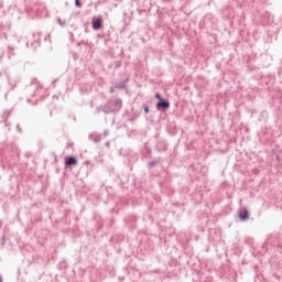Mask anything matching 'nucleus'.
I'll return each instance as SVG.
<instances>
[{
	"label": "nucleus",
	"instance_id": "f03ea898",
	"mask_svg": "<svg viewBox=\"0 0 282 282\" xmlns=\"http://www.w3.org/2000/svg\"><path fill=\"white\" fill-rule=\"evenodd\" d=\"M238 217L240 221H248V219H250V212H248L246 207H240L238 209Z\"/></svg>",
	"mask_w": 282,
	"mask_h": 282
},
{
	"label": "nucleus",
	"instance_id": "412c9836",
	"mask_svg": "<svg viewBox=\"0 0 282 282\" xmlns=\"http://www.w3.org/2000/svg\"><path fill=\"white\" fill-rule=\"evenodd\" d=\"M50 116H53V112H52V110H51V112H50Z\"/></svg>",
	"mask_w": 282,
	"mask_h": 282
},
{
	"label": "nucleus",
	"instance_id": "20e7f679",
	"mask_svg": "<svg viewBox=\"0 0 282 282\" xmlns=\"http://www.w3.org/2000/svg\"><path fill=\"white\" fill-rule=\"evenodd\" d=\"M65 166H78V159L76 156H68L65 159Z\"/></svg>",
	"mask_w": 282,
	"mask_h": 282
},
{
	"label": "nucleus",
	"instance_id": "ddd939ff",
	"mask_svg": "<svg viewBox=\"0 0 282 282\" xmlns=\"http://www.w3.org/2000/svg\"><path fill=\"white\" fill-rule=\"evenodd\" d=\"M15 129H17L18 133H22L21 126L17 124Z\"/></svg>",
	"mask_w": 282,
	"mask_h": 282
},
{
	"label": "nucleus",
	"instance_id": "39448f33",
	"mask_svg": "<svg viewBox=\"0 0 282 282\" xmlns=\"http://www.w3.org/2000/svg\"><path fill=\"white\" fill-rule=\"evenodd\" d=\"M102 28V18L98 17L93 19V30L98 31Z\"/></svg>",
	"mask_w": 282,
	"mask_h": 282
},
{
	"label": "nucleus",
	"instance_id": "0eeeda50",
	"mask_svg": "<svg viewBox=\"0 0 282 282\" xmlns=\"http://www.w3.org/2000/svg\"><path fill=\"white\" fill-rule=\"evenodd\" d=\"M11 115H12V110H10V109H6L3 111L2 118H3L4 122H8V118H10Z\"/></svg>",
	"mask_w": 282,
	"mask_h": 282
},
{
	"label": "nucleus",
	"instance_id": "f3484780",
	"mask_svg": "<svg viewBox=\"0 0 282 282\" xmlns=\"http://www.w3.org/2000/svg\"><path fill=\"white\" fill-rule=\"evenodd\" d=\"M144 113H149V106L144 107Z\"/></svg>",
	"mask_w": 282,
	"mask_h": 282
},
{
	"label": "nucleus",
	"instance_id": "6ab92c4d",
	"mask_svg": "<svg viewBox=\"0 0 282 282\" xmlns=\"http://www.w3.org/2000/svg\"><path fill=\"white\" fill-rule=\"evenodd\" d=\"M9 51L14 52V48H12V47L9 46Z\"/></svg>",
	"mask_w": 282,
	"mask_h": 282
},
{
	"label": "nucleus",
	"instance_id": "9b49d317",
	"mask_svg": "<svg viewBox=\"0 0 282 282\" xmlns=\"http://www.w3.org/2000/svg\"><path fill=\"white\" fill-rule=\"evenodd\" d=\"M58 23H59V25H67V21L66 20H61V18H58Z\"/></svg>",
	"mask_w": 282,
	"mask_h": 282
},
{
	"label": "nucleus",
	"instance_id": "4be33fe9",
	"mask_svg": "<svg viewBox=\"0 0 282 282\" xmlns=\"http://www.w3.org/2000/svg\"><path fill=\"white\" fill-rule=\"evenodd\" d=\"M106 147H109V142L106 143Z\"/></svg>",
	"mask_w": 282,
	"mask_h": 282
},
{
	"label": "nucleus",
	"instance_id": "423d86ee",
	"mask_svg": "<svg viewBox=\"0 0 282 282\" xmlns=\"http://www.w3.org/2000/svg\"><path fill=\"white\" fill-rule=\"evenodd\" d=\"M127 83H129V78L120 82L119 84H116V87H118L119 89H126V91H129L127 90Z\"/></svg>",
	"mask_w": 282,
	"mask_h": 282
},
{
	"label": "nucleus",
	"instance_id": "aec40b11",
	"mask_svg": "<svg viewBox=\"0 0 282 282\" xmlns=\"http://www.w3.org/2000/svg\"><path fill=\"white\" fill-rule=\"evenodd\" d=\"M2 241H3V243H6V237H2Z\"/></svg>",
	"mask_w": 282,
	"mask_h": 282
},
{
	"label": "nucleus",
	"instance_id": "2eb2a0df",
	"mask_svg": "<svg viewBox=\"0 0 282 282\" xmlns=\"http://www.w3.org/2000/svg\"><path fill=\"white\" fill-rule=\"evenodd\" d=\"M94 142H96V143L100 142V137H95Z\"/></svg>",
	"mask_w": 282,
	"mask_h": 282
},
{
	"label": "nucleus",
	"instance_id": "9d476101",
	"mask_svg": "<svg viewBox=\"0 0 282 282\" xmlns=\"http://www.w3.org/2000/svg\"><path fill=\"white\" fill-rule=\"evenodd\" d=\"M76 8H83V2L80 0H75Z\"/></svg>",
	"mask_w": 282,
	"mask_h": 282
},
{
	"label": "nucleus",
	"instance_id": "a211bd4d",
	"mask_svg": "<svg viewBox=\"0 0 282 282\" xmlns=\"http://www.w3.org/2000/svg\"><path fill=\"white\" fill-rule=\"evenodd\" d=\"M83 43V45H89V43H87V42H82Z\"/></svg>",
	"mask_w": 282,
	"mask_h": 282
},
{
	"label": "nucleus",
	"instance_id": "4468645a",
	"mask_svg": "<svg viewBox=\"0 0 282 282\" xmlns=\"http://www.w3.org/2000/svg\"><path fill=\"white\" fill-rule=\"evenodd\" d=\"M109 91H110V94H113L116 91V87L111 86Z\"/></svg>",
	"mask_w": 282,
	"mask_h": 282
},
{
	"label": "nucleus",
	"instance_id": "7ed1b4c3",
	"mask_svg": "<svg viewBox=\"0 0 282 282\" xmlns=\"http://www.w3.org/2000/svg\"><path fill=\"white\" fill-rule=\"evenodd\" d=\"M169 107H171V102H169L167 99H161L156 102L158 111H162V109L165 111V109H169Z\"/></svg>",
	"mask_w": 282,
	"mask_h": 282
},
{
	"label": "nucleus",
	"instance_id": "f257e3e1",
	"mask_svg": "<svg viewBox=\"0 0 282 282\" xmlns=\"http://www.w3.org/2000/svg\"><path fill=\"white\" fill-rule=\"evenodd\" d=\"M122 109V98H111L105 105L96 108L95 113H118Z\"/></svg>",
	"mask_w": 282,
	"mask_h": 282
},
{
	"label": "nucleus",
	"instance_id": "dca6fc26",
	"mask_svg": "<svg viewBox=\"0 0 282 282\" xmlns=\"http://www.w3.org/2000/svg\"><path fill=\"white\" fill-rule=\"evenodd\" d=\"M107 135H109V131H108V130H105V131H104V138H107Z\"/></svg>",
	"mask_w": 282,
	"mask_h": 282
},
{
	"label": "nucleus",
	"instance_id": "6e6552de",
	"mask_svg": "<svg viewBox=\"0 0 282 282\" xmlns=\"http://www.w3.org/2000/svg\"><path fill=\"white\" fill-rule=\"evenodd\" d=\"M115 69H118V67H122V61H117L113 63Z\"/></svg>",
	"mask_w": 282,
	"mask_h": 282
},
{
	"label": "nucleus",
	"instance_id": "f8f14e48",
	"mask_svg": "<svg viewBox=\"0 0 282 282\" xmlns=\"http://www.w3.org/2000/svg\"><path fill=\"white\" fill-rule=\"evenodd\" d=\"M154 97L158 98V100H164V98H162V95H160V93H156Z\"/></svg>",
	"mask_w": 282,
	"mask_h": 282
},
{
	"label": "nucleus",
	"instance_id": "1a4fd4ad",
	"mask_svg": "<svg viewBox=\"0 0 282 282\" xmlns=\"http://www.w3.org/2000/svg\"><path fill=\"white\" fill-rule=\"evenodd\" d=\"M155 164H158V161H151L148 163V169H153V166H155Z\"/></svg>",
	"mask_w": 282,
	"mask_h": 282
}]
</instances>
